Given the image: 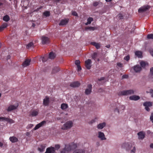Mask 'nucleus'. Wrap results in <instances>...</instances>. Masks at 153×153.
I'll use <instances>...</instances> for the list:
<instances>
[{"label": "nucleus", "instance_id": "nucleus-29", "mask_svg": "<svg viewBox=\"0 0 153 153\" xmlns=\"http://www.w3.org/2000/svg\"><path fill=\"white\" fill-rule=\"evenodd\" d=\"M55 54L53 52H51L49 55L48 57L51 59H53L55 58Z\"/></svg>", "mask_w": 153, "mask_h": 153}, {"label": "nucleus", "instance_id": "nucleus-39", "mask_svg": "<svg viewBox=\"0 0 153 153\" xmlns=\"http://www.w3.org/2000/svg\"><path fill=\"white\" fill-rule=\"evenodd\" d=\"M147 38L148 39H153V34H151L147 35Z\"/></svg>", "mask_w": 153, "mask_h": 153}, {"label": "nucleus", "instance_id": "nucleus-2", "mask_svg": "<svg viewBox=\"0 0 153 153\" xmlns=\"http://www.w3.org/2000/svg\"><path fill=\"white\" fill-rule=\"evenodd\" d=\"M134 94V91L132 90H123L117 92V94L118 95L120 96H126L128 95H131Z\"/></svg>", "mask_w": 153, "mask_h": 153}, {"label": "nucleus", "instance_id": "nucleus-32", "mask_svg": "<svg viewBox=\"0 0 153 153\" xmlns=\"http://www.w3.org/2000/svg\"><path fill=\"white\" fill-rule=\"evenodd\" d=\"M73 153H85V152L84 150L80 149L75 150Z\"/></svg>", "mask_w": 153, "mask_h": 153}, {"label": "nucleus", "instance_id": "nucleus-16", "mask_svg": "<svg viewBox=\"0 0 153 153\" xmlns=\"http://www.w3.org/2000/svg\"><path fill=\"white\" fill-rule=\"evenodd\" d=\"M137 135L139 139H143L145 137V134L143 131H141L138 132L137 133Z\"/></svg>", "mask_w": 153, "mask_h": 153}, {"label": "nucleus", "instance_id": "nucleus-13", "mask_svg": "<svg viewBox=\"0 0 153 153\" xmlns=\"http://www.w3.org/2000/svg\"><path fill=\"white\" fill-rule=\"evenodd\" d=\"M46 122L45 121H42L40 123L37 124L33 128L34 130H36L39 128L40 127L44 125L45 124Z\"/></svg>", "mask_w": 153, "mask_h": 153}, {"label": "nucleus", "instance_id": "nucleus-38", "mask_svg": "<svg viewBox=\"0 0 153 153\" xmlns=\"http://www.w3.org/2000/svg\"><path fill=\"white\" fill-rule=\"evenodd\" d=\"M141 66L142 67H145L147 63L144 62L142 61L140 62V63Z\"/></svg>", "mask_w": 153, "mask_h": 153}, {"label": "nucleus", "instance_id": "nucleus-42", "mask_svg": "<svg viewBox=\"0 0 153 153\" xmlns=\"http://www.w3.org/2000/svg\"><path fill=\"white\" fill-rule=\"evenodd\" d=\"M85 29H89L91 30H94L95 29V27H85Z\"/></svg>", "mask_w": 153, "mask_h": 153}, {"label": "nucleus", "instance_id": "nucleus-51", "mask_svg": "<svg viewBox=\"0 0 153 153\" xmlns=\"http://www.w3.org/2000/svg\"><path fill=\"white\" fill-rule=\"evenodd\" d=\"M150 119L152 122L153 123V113L151 114L150 117Z\"/></svg>", "mask_w": 153, "mask_h": 153}, {"label": "nucleus", "instance_id": "nucleus-54", "mask_svg": "<svg viewBox=\"0 0 153 153\" xmlns=\"http://www.w3.org/2000/svg\"><path fill=\"white\" fill-rule=\"evenodd\" d=\"M128 77V76L126 75H124L122 76V79H125L127 78Z\"/></svg>", "mask_w": 153, "mask_h": 153}, {"label": "nucleus", "instance_id": "nucleus-15", "mask_svg": "<svg viewBox=\"0 0 153 153\" xmlns=\"http://www.w3.org/2000/svg\"><path fill=\"white\" fill-rule=\"evenodd\" d=\"M80 83L78 81H76L71 83L70 86L73 88L78 87L80 86Z\"/></svg>", "mask_w": 153, "mask_h": 153}, {"label": "nucleus", "instance_id": "nucleus-43", "mask_svg": "<svg viewBox=\"0 0 153 153\" xmlns=\"http://www.w3.org/2000/svg\"><path fill=\"white\" fill-rule=\"evenodd\" d=\"M33 126V124H29L26 127V128L27 129L30 128H32Z\"/></svg>", "mask_w": 153, "mask_h": 153}, {"label": "nucleus", "instance_id": "nucleus-1", "mask_svg": "<svg viewBox=\"0 0 153 153\" xmlns=\"http://www.w3.org/2000/svg\"><path fill=\"white\" fill-rule=\"evenodd\" d=\"M133 143H123L122 146L123 148L126 149L127 150H129L131 149V153H135L136 148Z\"/></svg>", "mask_w": 153, "mask_h": 153}, {"label": "nucleus", "instance_id": "nucleus-48", "mask_svg": "<svg viewBox=\"0 0 153 153\" xmlns=\"http://www.w3.org/2000/svg\"><path fill=\"white\" fill-rule=\"evenodd\" d=\"M60 148V146L59 144H56L55 145V148L56 150H58Z\"/></svg>", "mask_w": 153, "mask_h": 153}, {"label": "nucleus", "instance_id": "nucleus-3", "mask_svg": "<svg viewBox=\"0 0 153 153\" xmlns=\"http://www.w3.org/2000/svg\"><path fill=\"white\" fill-rule=\"evenodd\" d=\"M77 145L76 144L72 143L71 145H65V147L64 149H65V150L68 152L72 149H75Z\"/></svg>", "mask_w": 153, "mask_h": 153}, {"label": "nucleus", "instance_id": "nucleus-24", "mask_svg": "<svg viewBox=\"0 0 153 153\" xmlns=\"http://www.w3.org/2000/svg\"><path fill=\"white\" fill-rule=\"evenodd\" d=\"M9 140L12 143H16L18 141V139L14 136L10 137Z\"/></svg>", "mask_w": 153, "mask_h": 153}, {"label": "nucleus", "instance_id": "nucleus-17", "mask_svg": "<svg viewBox=\"0 0 153 153\" xmlns=\"http://www.w3.org/2000/svg\"><path fill=\"white\" fill-rule=\"evenodd\" d=\"M30 59H26L23 63L22 66L24 67H26L29 65H30Z\"/></svg>", "mask_w": 153, "mask_h": 153}, {"label": "nucleus", "instance_id": "nucleus-50", "mask_svg": "<svg viewBox=\"0 0 153 153\" xmlns=\"http://www.w3.org/2000/svg\"><path fill=\"white\" fill-rule=\"evenodd\" d=\"M150 92H149L150 93L151 95V97H153V90L152 89H150Z\"/></svg>", "mask_w": 153, "mask_h": 153}, {"label": "nucleus", "instance_id": "nucleus-40", "mask_svg": "<svg viewBox=\"0 0 153 153\" xmlns=\"http://www.w3.org/2000/svg\"><path fill=\"white\" fill-rule=\"evenodd\" d=\"M43 14L46 17L50 15V13L49 11H46Z\"/></svg>", "mask_w": 153, "mask_h": 153}, {"label": "nucleus", "instance_id": "nucleus-21", "mask_svg": "<svg viewBox=\"0 0 153 153\" xmlns=\"http://www.w3.org/2000/svg\"><path fill=\"white\" fill-rule=\"evenodd\" d=\"M129 98L131 100L136 101L139 100L140 99V97L138 96L134 95L130 96Z\"/></svg>", "mask_w": 153, "mask_h": 153}, {"label": "nucleus", "instance_id": "nucleus-45", "mask_svg": "<svg viewBox=\"0 0 153 153\" xmlns=\"http://www.w3.org/2000/svg\"><path fill=\"white\" fill-rule=\"evenodd\" d=\"M99 4V3L97 1H95L93 3V5L94 7L97 6Z\"/></svg>", "mask_w": 153, "mask_h": 153}, {"label": "nucleus", "instance_id": "nucleus-9", "mask_svg": "<svg viewBox=\"0 0 153 153\" xmlns=\"http://www.w3.org/2000/svg\"><path fill=\"white\" fill-rule=\"evenodd\" d=\"M18 106V104H17L16 105H10L7 109V111H10L12 110L16 109Z\"/></svg>", "mask_w": 153, "mask_h": 153}, {"label": "nucleus", "instance_id": "nucleus-59", "mask_svg": "<svg viewBox=\"0 0 153 153\" xmlns=\"http://www.w3.org/2000/svg\"><path fill=\"white\" fill-rule=\"evenodd\" d=\"M104 79H105V77H102L100 78V79H98V80L99 81H102V80H103Z\"/></svg>", "mask_w": 153, "mask_h": 153}, {"label": "nucleus", "instance_id": "nucleus-37", "mask_svg": "<svg viewBox=\"0 0 153 153\" xmlns=\"http://www.w3.org/2000/svg\"><path fill=\"white\" fill-rule=\"evenodd\" d=\"M7 118L6 117H0V121L1 122L3 121H7Z\"/></svg>", "mask_w": 153, "mask_h": 153}, {"label": "nucleus", "instance_id": "nucleus-25", "mask_svg": "<svg viewBox=\"0 0 153 153\" xmlns=\"http://www.w3.org/2000/svg\"><path fill=\"white\" fill-rule=\"evenodd\" d=\"M106 125V123L103 122L102 123L99 124L98 125L97 127L98 129H102Z\"/></svg>", "mask_w": 153, "mask_h": 153}, {"label": "nucleus", "instance_id": "nucleus-14", "mask_svg": "<svg viewBox=\"0 0 153 153\" xmlns=\"http://www.w3.org/2000/svg\"><path fill=\"white\" fill-rule=\"evenodd\" d=\"M55 149L54 147H51L46 149V150L45 153H54Z\"/></svg>", "mask_w": 153, "mask_h": 153}, {"label": "nucleus", "instance_id": "nucleus-41", "mask_svg": "<svg viewBox=\"0 0 153 153\" xmlns=\"http://www.w3.org/2000/svg\"><path fill=\"white\" fill-rule=\"evenodd\" d=\"M97 54L94 53H93V55H92V58L94 60H95L96 59V57H97Z\"/></svg>", "mask_w": 153, "mask_h": 153}, {"label": "nucleus", "instance_id": "nucleus-27", "mask_svg": "<svg viewBox=\"0 0 153 153\" xmlns=\"http://www.w3.org/2000/svg\"><path fill=\"white\" fill-rule=\"evenodd\" d=\"M60 71L59 68V67H54L52 71V74H55L58 72Z\"/></svg>", "mask_w": 153, "mask_h": 153}, {"label": "nucleus", "instance_id": "nucleus-34", "mask_svg": "<svg viewBox=\"0 0 153 153\" xmlns=\"http://www.w3.org/2000/svg\"><path fill=\"white\" fill-rule=\"evenodd\" d=\"M34 45L32 42H30L26 46V48L27 49H29L31 48L32 47H33Z\"/></svg>", "mask_w": 153, "mask_h": 153}, {"label": "nucleus", "instance_id": "nucleus-44", "mask_svg": "<svg viewBox=\"0 0 153 153\" xmlns=\"http://www.w3.org/2000/svg\"><path fill=\"white\" fill-rule=\"evenodd\" d=\"M75 64L77 65V66L79 65L80 64V61L79 60H76L75 61Z\"/></svg>", "mask_w": 153, "mask_h": 153}, {"label": "nucleus", "instance_id": "nucleus-11", "mask_svg": "<svg viewBox=\"0 0 153 153\" xmlns=\"http://www.w3.org/2000/svg\"><path fill=\"white\" fill-rule=\"evenodd\" d=\"M39 110H33L30 112L29 116L32 117H35L38 115Z\"/></svg>", "mask_w": 153, "mask_h": 153}, {"label": "nucleus", "instance_id": "nucleus-28", "mask_svg": "<svg viewBox=\"0 0 153 153\" xmlns=\"http://www.w3.org/2000/svg\"><path fill=\"white\" fill-rule=\"evenodd\" d=\"M135 55L139 58H141L142 56V52L137 51L135 52Z\"/></svg>", "mask_w": 153, "mask_h": 153}, {"label": "nucleus", "instance_id": "nucleus-46", "mask_svg": "<svg viewBox=\"0 0 153 153\" xmlns=\"http://www.w3.org/2000/svg\"><path fill=\"white\" fill-rule=\"evenodd\" d=\"M130 59V56L128 55L127 56H126L124 58V59L127 61H128Z\"/></svg>", "mask_w": 153, "mask_h": 153}, {"label": "nucleus", "instance_id": "nucleus-7", "mask_svg": "<svg viewBox=\"0 0 153 153\" xmlns=\"http://www.w3.org/2000/svg\"><path fill=\"white\" fill-rule=\"evenodd\" d=\"M149 8V6H144L140 8L138 10L139 13H142L147 10Z\"/></svg>", "mask_w": 153, "mask_h": 153}, {"label": "nucleus", "instance_id": "nucleus-8", "mask_svg": "<svg viewBox=\"0 0 153 153\" xmlns=\"http://www.w3.org/2000/svg\"><path fill=\"white\" fill-rule=\"evenodd\" d=\"M69 21V19H68L65 18L64 19H62L59 24V25L60 26L65 25L68 23Z\"/></svg>", "mask_w": 153, "mask_h": 153}, {"label": "nucleus", "instance_id": "nucleus-55", "mask_svg": "<svg viewBox=\"0 0 153 153\" xmlns=\"http://www.w3.org/2000/svg\"><path fill=\"white\" fill-rule=\"evenodd\" d=\"M149 51L151 55L153 57V49L150 50Z\"/></svg>", "mask_w": 153, "mask_h": 153}, {"label": "nucleus", "instance_id": "nucleus-53", "mask_svg": "<svg viewBox=\"0 0 153 153\" xmlns=\"http://www.w3.org/2000/svg\"><path fill=\"white\" fill-rule=\"evenodd\" d=\"M77 71H80L82 69L80 65L77 66Z\"/></svg>", "mask_w": 153, "mask_h": 153}, {"label": "nucleus", "instance_id": "nucleus-60", "mask_svg": "<svg viewBox=\"0 0 153 153\" xmlns=\"http://www.w3.org/2000/svg\"><path fill=\"white\" fill-rule=\"evenodd\" d=\"M10 55H8L7 57V60L10 59Z\"/></svg>", "mask_w": 153, "mask_h": 153}, {"label": "nucleus", "instance_id": "nucleus-57", "mask_svg": "<svg viewBox=\"0 0 153 153\" xmlns=\"http://www.w3.org/2000/svg\"><path fill=\"white\" fill-rule=\"evenodd\" d=\"M118 17L120 18V19H122L123 18V16H122L121 14H119L118 15Z\"/></svg>", "mask_w": 153, "mask_h": 153}, {"label": "nucleus", "instance_id": "nucleus-19", "mask_svg": "<svg viewBox=\"0 0 153 153\" xmlns=\"http://www.w3.org/2000/svg\"><path fill=\"white\" fill-rule=\"evenodd\" d=\"M49 103V98L47 96H46L45 98L43 100V104L45 106H47Z\"/></svg>", "mask_w": 153, "mask_h": 153}, {"label": "nucleus", "instance_id": "nucleus-20", "mask_svg": "<svg viewBox=\"0 0 153 153\" xmlns=\"http://www.w3.org/2000/svg\"><path fill=\"white\" fill-rule=\"evenodd\" d=\"M98 137L102 140H105L106 139V138L105 137L104 134L100 131L98 132Z\"/></svg>", "mask_w": 153, "mask_h": 153}, {"label": "nucleus", "instance_id": "nucleus-58", "mask_svg": "<svg viewBox=\"0 0 153 153\" xmlns=\"http://www.w3.org/2000/svg\"><path fill=\"white\" fill-rule=\"evenodd\" d=\"M151 74L153 76V68H152L150 69Z\"/></svg>", "mask_w": 153, "mask_h": 153}, {"label": "nucleus", "instance_id": "nucleus-18", "mask_svg": "<svg viewBox=\"0 0 153 153\" xmlns=\"http://www.w3.org/2000/svg\"><path fill=\"white\" fill-rule=\"evenodd\" d=\"M90 44L95 46L97 49H100L101 46L100 43H97L95 42H91Z\"/></svg>", "mask_w": 153, "mask_h": 153}, {"label": "nucleus", "instance_id": "nucleus-4", "mask_svg": "<svg viewBox=\"0 0 153 153\" xmlns=\"http://www.w3.org/2000/svg\"><path fill=\"white\" fill-rule=\"evenodd\" d=\"M73 123L71 121H68L64 124L61 128L63 130H66L72 127Z\"/></svg>", "mask_w": 153, "mask_h": 153}, {"label": "nucleus", "instance_id": "nucleus-30", "mask_svg": "<svg viewBox=\"0 0 153 153\" xmlns=\"http://www.w3.org/2000/svg\"><path fill=\"white\" fill-rule=\"evenodd\" d=\"M68 107V105L65 103H62L61 105V108L63 110L66 109Z\"/></svg>", "mask_w": 153, "mask_h": 153}, {"label": "nucleus", "instance_id": "nucleus-31", "mask_svg": "<svg viewBox=\"0 0 153 153\" xmlns=\"http://www.w3.org/2000/svg\"><path fill=\"white\" fill-rule=\"evenodd\" d=\"M93 20V19L92 17H89L87 19V22L85 23V25H87L89 24H90L91 22Z\"/></svg>", "mask_w": 153, "mask_h": 153}, {"label": "nucleus", "instance_id": "nucleus-56", "mask_svg": "<svg viewBox=\"0 0 153 153\" xmlns=\"http://www.w3.org/2000/svg\"><path fill=\"white\" fill-rule=\"evenodd\" d=\"M117 65L119 67L122 68L123 67V65L122 64L120 63H118L117 64Z\"/></svg>", "mask_w": 153, "mask_h": 153}, {"label": "nucleus", "instance_id": "nucleus-5", "mask_svg": "<svg viewBox=\"0 0 153 153\" xmlns=\"http://www.w3.org/2000/svg\"><path fill=\"white\" fill-rule=\"evenodd\" d=\"M143 105L145 107V109L148 111H149L150 109L149 107L152 106V103L150 102H146L143 104Z\"/></svg>", "mask_w": 153, "mask_h": 153}, {"label": "nucleus", "instance_id": "nucleus-47", "mask_svg": "<svg viewBox=\"0 0 153 153\" xmlns=\"http://www.w3.org/2000/svg\"><path fill=\"white\" fill-rule=\"evenodd\" d=\"M68 152L65 150V149H63L61 151L60 153H68Z\"/></svg>", "mask_w": 153, "mask_h": 153}, {"label": "nucleus", "instance_id": "nucleus-49", "mask_svg": "<svg viewBox=\"0 0 153 153\" xmlns=\"http://www.w3.org/2000/svg\"><path fill=\"white\" fill-rule=\"evenodd\" d=\"M72 15L73 16H77L78 14L75 11H73L72 12Z\"/></svg>", "mask_w": 153, "mask_h": 153}, {"label": "nucleus", "instance_id": "nucleus-61", "mask_svg": "<svg viewBox=\"0 0 153 153\" xmlns=\"http://www.w3.org/2000/svg\"><path fill=\"white\" fill-rule=\"evenodd\" d=\"M115 111L116 112L117 111L118 113H119V109L118 108H116L115 110Z\"/></svg>", "mask_w": 153, "mask_h": 153}, {"label": "nucleus", "instance_id": "nucleus-12", "mask_svg": "<svg viewBox=\"0 0 153 153\" xmlns=\"http://www.w3.org/2000/svg\"><path fill=\"white\" fill-rule=\"evenodd\" d=\"M88 88H87L85 91V94L87 95L89 94H90L91 91L92 85L91 84L88 85Z\"/></svg>", "mask_w": 153, "mask_h": 153}, {"label": "nucleus", "instance_id": "nucleus-62", "mask_svg": "<svg viewBox=\"0 0 153 153\" xmlns=\"http://www.w3.org/2000/svg\"><path fill=\"white\" fill-rule=\"evenodd\" d=\"M150 147L153 149V143H151L150 145Z\"/></svg>", "mask_w": 153, "mask_h": 153}, {"label": "nucleus", "instance_id": "nucleus-52", "mask_svg": "<svg viewBox=\"0 0 153 153\" xmlns=\"http://www.w3.org/2000/svg\"><path fill=\"white\" fill-rule=\"evenodd\" d=\"M96 121V119L92 120L91 121L89 122V123L91 124Z\"/></svg>", "mask_w": 153, "mask_h": 153}, {"label": "nucleus", "instance_id": "nucleus-26", "mask_svg": "<svg viewBox=\"0 0 153 153\" xmlns=\"http://www.w3.org/2000/svg\"><path fill=\"white\" fill-rule=\"evenodd\" d=\"M7 25V24L6 23H3L0 26V32L2 31L4 29V28H6Z\"/></svg>", "mask_w": 153, "mask_h": 153}, {"label": "nucleus", "instance_id": "nucleus-23", "mask_svg": "<svg viewBox=\"0 0 153 153\" xmlns=\"http://www.w3.org/2000/svg\"><path fill=\"white\" fill-rule=\"evenodd\" d=\"M45 148V146L43 145H40L38 148V150L40 152H43Z\"/></svg>", "mask_w": 153, "mask_h": 153}, {"label": "nucleus", "instance_id": "nucleus-6", "mask_svg": "<svg viewBox=\"0 0 153 153\" xmlns=\"http://www.w3.org/2000/svg\"><path fill=\"white\" fill-rule=\"evenodd\" d=\"M42 43L43 45L48 44L49 43L50 40L49 38L45 36H43L41 38Z\"/></svg>", "mask_w": 153, "mask_h": 153}, {"label": "nucleus", "instance_id": "nucleus-22", "mask_svg": "<svg viewBox=\"0 0 153 153\" xmlns=\"http://www.w3.org/2000/svg\"><path fill=\"white\" fill-rule=\"evenodd\" d=\"M141 69V67L139 65L135 66L134 68V70L136 72L140 71Z\"/></svg>", "mask_w": 153, "mask_h": 153}, {"label": "nucleus", "instance_id": "nucleus-64", "mask_svg": "<svg viewBox=\"0 0 153 153\" xmlns=\"http://www.w3.org/2000/svg\"><path fill=\"white\" fill-rule=\"evenodd\" d=\"M3 143L0 142V146L2 147L3 146Z\"/></svg>", "mask_w": 153, "mask_h": 153}, {"label": "nucleus", "instance_id": "nucleus-36", "mask_svg": "<svg viewBox=\"0 0 153 153\" xmlns=\"http://www.w3.org/2000/svg\"><path fill=\"white\" fill-rule=\"evenodd\" d=\"M7 122L9 123H14V121L13 119L9 118H7Z\"/></svg>", "mask_w": 153, "mask_h": 153}, {"label": "nucleus", "instance_id": "nucleus-63", "mask_svg": "<svg viewBox=\"0 0 153 153\" xmlns=\"http://www.w3.org/2000/svg\"><path fill=\"white\" fill-rule=\"evenodd\" d=\"M110 47V45H108L105 46V47L107 48H109Z\"/></svg>", "mask_w": 153, "mask_h": 153}, {"label": "nucleus", "instance_id": "nucleus-33", "mask_svg": "<svg viewBox=\"0 0 153 153\" xmlns=\"http://www.w3.org/2000/svg\"><path fill=\"white\" fill-rule=\"evenodd\" d=\"M10 17L8 15H6L4 16L3 19L4 21L7 22L10 20Z\"/></svg>", "mask_w": 153, "mask_h": 153}, {"label": "nucleus", "instance_id": "nucleus-10", "mask_svg": "<svg viewBox=\"0 0 153 153\" xmlns=\"http://www.w3.org/2000/svg\"><path fill=\"white\" fill-rule=\"evenodd\" d=\"M91 60L90 59H88L85 62V66L86 68L88 69H90L91 67Z\"/></svg>", "mask_w": 153, "mask_h": 153}, {"label": "nucleus", "instance_id": "nucleus-35", "mask_svg": "<svg viewBox=\"0 0 153 153\" xmlns=\"http://www.w3.org/2000/svg\"><path fill=\"white\" fill-rule=\"evenodd\" d=\"M48 59V56H45L43 57H41L40 58L39 60H42L43 62H45L47 61Z\"/></svg>", "mask_w": 153, "mask_h": 153}]
</instances>
